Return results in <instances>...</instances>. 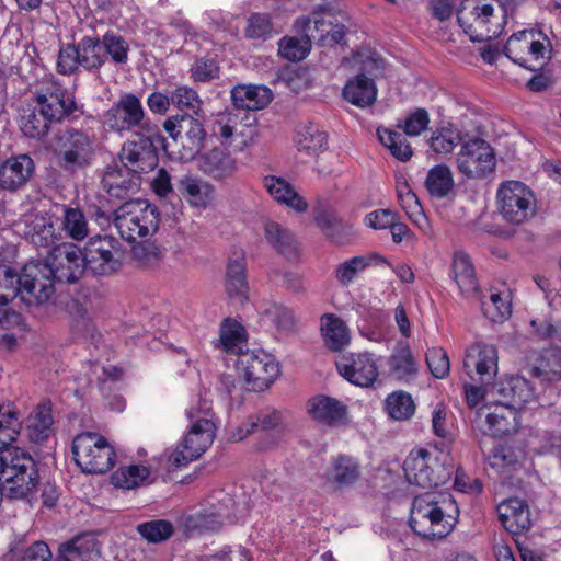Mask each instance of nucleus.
Returning <instances> with one entry per match:
<instances>
[{
	"mask_svg": "<svg viewBox=\"0 0 561 561\" xmlns=\"http://www.w3.org/2000/svg\"><path fill=\"white\" fill-rule=\"evenodd\" d=\"M22 430L16 412L0 405V503L30 499L39 483L38 468L25 450L11 446Z\"/></svg>",
	"mask_w": 561,
	"mask_h": 561,
	"instance_id": "f257e3e1",
	"label": "nucleus"
},
{
	"mask_svg": "<svg viewBox=\"0 0 561 561\" xmlns=\"http://www.w3.org/2000/svg\"><path fill=\"white\" fill-rule=\"evenodd\" d=\"M459 518L458 505L449 493L426 492L414 497L409 525L426 539H443L455 528Z\"/></svg>",
	"mask_w": 561,
	"mask_h": 561,
	"instance_id": "f03ea898",
	"label": "nucleus"
},
{
	"mask_svg": "<svg viewBox=\"0 0 561 561\" xmlns=\"http://www.w3.org/2000/svg\"><path fill=\"white\" fill-rule=\"evenodd\" d=\"M403 471L410 484L422 489L437 488L451 479L453 458L444 451L420 448L408 455L403 462Z\"/></svg>",
	"mask_w": 561,
	"mask_h": 561,
	"instance_id": "7ed1b4c3",
	"label": "nucleus"
},
{
	"mask_svg": "<svg viewBox=\"0 0 561 561\" xmlns=\"http://www.w3.org/2000/svg\"><path fill=\"white\" fill-rule=\"evenodd\" d=\"M112 215L119 236L130 243L153 236L160 224L157 206L140 198L125 201Z\"/></svg>",
	"mask_w": 561,
	"mask_h": 561,
	"instance_id": "20e7f679",
	"label": "nucleus"
},
{
	"mask_svg": "<svg viewBox=\"0 0 561 561\" xmlns=\"http://www.w3.org/2000/svg\"><path fill=\"white\" fill-rule=\"evenodd\" d=\"M57 165L69 173L89 168L95 157L94 136L88 130L67 127L56 136Z\"/></svg>",
	"mask_w": 561,
	"mask_h": 561,
	"instance_id": "39448f33",
	"label": "nucleus"
},
{
	"mask_svg": "<svg viewBox=\"0 0 561 561\" xmlns=\"http://www.w3.org/2000/svg\"><path fill=\"white\" fill-rule=\"evenodd\" d=\"M102 43L99 36L85 35L76 43L61 45L57 57V72L62 76H71L80 68L90 72H99L104 62Z\"/></svg>",
	"mask_w": 561,
	"mask_h": 561,
	"instance_id": "423d86ee",
	"label": "nucleus"
},
{
	"mask_svg": "<svg viewBox=\"0 0 561 561\" xmlns=\"http://www.w3.org/2000/svg\"><path fill=\"white\" fill-rule=\"evenodd\" d=\"M104 124L113 131H140L151 134L156 126L151 123L140 96L124 92L111 108L104 113Z\"/></svg>",
	"mask_w": 561,
	"mask_h": 561,
	"instance_id": "0eeeda50",
	"label": "nucleus"
},
{
	"mask_svg": "<svg viewBox=\"0 0 561 561\" xmlns=\"http://www.w3.org/2000/svg\"><path fill=\"white\" fill-rule=\"evenodd\" d=\"M76 463L85 473L103 474L115 463L116 454L107 440L94 433H82L72 442Z\"/></svg>",
	"mask_w": 561,
	"mask_h": 561,
	"instance_id": "6e6552de",
	"label": "nucleus"
},
{
	"mask_svg": "<svg viewBox=\"0 0 561 561\" xmlns=\"http://www.w3.org/2000/svg\"><path fill=\"white\" fill-rule=\"evenodd\" d=\"M55 282L49 268L42 261H31L18 274V297L27 307L46 305L55 294Z\"/></svg>",
	"mask_w": 561,
	"mask_h": 561,
	"instance_id": "1a4fd4ad",
	"label": "nucleus"
},
{
	"mask_svg": "<svg viewBox=\"0 0 561 561\" xmlns=\"http://www.w3.org/2000/svg\"><path fill=\"white\" fill-rule=\"evenodd\" d=\"M496 205L502 218L512 225H522L536 213V199L531 190L518 181H508L500 185Z\"/></svg>",
	"mask_w": 561,
	"mask_h": 561,
	"instance_id": "9d476101",
	"label": "nucleus"
},
{
	"mask_svg": "<svg viewBox=\"0 0 561 561\" xmlns=\"http://www.w3.org/2000/svg\"><path fill=\"white\" fill-rule=\"evenodd\" d=\"M39 111L54 123L71 122L83 115V105L76 100L75 93L58 82H49L35 92Z\"/></svg>",
	"mask_w": 561,
	"mask_h": 561,
	"instance_id": "9b49d317",
	"label": "nucleus"
},
{
	"mask_svg": "<svg viewBox=\"0 0 561 561\" xmlns=\"http://www.w3.org/2000/svg\"><path fill=\"white\" fill-rule=\"evenodd\" d=\"M163 128L179 147V156L183 161L193 160L204 147L206 130L198 116H169L163 123Z\"/></svg>",
	"mask_w": 561,
	"mask_h": 561,
	"instance_id": "f8f14e48",
	"label": "nucleus"
},
{
	"mask_svg": "<svg viewBox=\"0 0 561 561\" xmlns=\"http://www.w3.org/2000/svg\"><path fill=\"white\" fill-rule=\"evenodd\" d=\"M85 270L94 276H108L122 267L123 249L112 236H98L89 240L82 250Z\"/></svg>",
	"mask_w": 561,
	"mask_h": 561,
	"instance_id": "ddd939ff",
	"label": "nucleus"
},
{
	"mask_svg": "<svg viewBox=\"0 0 561 561\" xmlns=\"http://www.w3.org/2000/svg\"><path fill=\"white\" fill-rule=\"evenodd\" d=\"M459 173L470 180H482L493 174L496 159L493 148L482 138L465 141L456 157Z\"/></svg>",
	"mask_w": 561,
	"mask_h": 561,
	"instance_id": "4468645a",
	"label": "nucleus"
},
{
	"mask_svg": "<svg viewBox=\"0 0 561 561\" xmlns=\"http://www.w3.org/2000/svg\"><path fill=\"white\" fill-rule=\"evenodd\" d=\"M215 424L207 417H198L191 426L184 439L170 454L169 467L179 469L198 459L213 444Z\"/></svg>",
	"mask_w": 561,
	"mask_h": 561,
	"instance_id": "2eb2a0df",
	"label": "nucleus"
},
{
	"mask_svg": "<svg viewBox=\"0 0 561 561\" xmlns=\"http://www.w3.org/2000/svg\"><path fill=\"white\" fill-rule=\"evenodd\" d=\"M42 262L58 283L75 284L87 271L82 250L71 242L57 244Z\"/></svg>",
	"mask_w": 561,
	"mask_h": 561,
	"instance_id": "dca6fc26",
	"label": "nucleus"
},
{
	"mask_svg": "<svg viewBox=\"0 0 561 561\" xmlns=\"http://www.w3.org/2000/svg\"><path fill=\"white\" fill-rule=\"evenodd\" d=\"M237 369L251 391L267 389L279 375L278 364L268 355L248 350L238 357Z\"/></svg>",
	"mask_w": 561,
	"mask_h": 561,
	"instance_id": "f3484780",
	"label": "nucleus"
},
{
	"mask_svg": "<svg viewBox=\"0 0 561 561\" xmlns=\"http://www.w3.org/2000/svg\"><path fill=\"white\" fill-rule=\"evenodd\" d=\"M121 164L140 175L153 171L159 162L158 151L150 136L141 135L138 139L127 140L118 153Z\"/></svg>",
	"mask_w": 561,
	"mask_h": 561,
	"instance_id": "a211bd4d",
	"label": "nucleus"
},
{
	"mask_svg": "<svg viewBox=\"0 0 561 561\" xmlns=\"http://www.w3.org/2000/svg\"><path fill=\"white\" fill-rule=\"evenodd\" d=\"M497 362L495 346L478 342L466 350L463 369L472 382L496 381Z\"/></svg>",
	"mask_w": 561,
	"mask_h": 561,
	"instance_id": "6ab92c4d",
	"label": "nucleus"
},
{
	"mask_svg": "<svg viewBox=\"0 0 561 561\" xmlns=\"http://www.w3.org/2000/svg\"><path fill=\"white\" fill-rule=\"evenodd\" d=\"M140 175L116 162L108 164L101 176L102 188L111 198L128 201L141 186Z\"/></svg>",
	"mask_w": 561,
	"mask_h": 561,
	"instance_id": "aec40b11",
	"label": "nucleus"
},
{
	"mask_svg": "<svg viewBox=\"0 0 561 561\" xmlns=\"http://www.w3.org/2000/svg\"><path fill=\"white\" fill-rule=\"evenodd\" d=\"M341 376L359 387H369L378 377L377 366L368 354H352L336 362Z\"/></svg>",
	"mask_w": 561,
	"mask_h": 561,
	"instance_id": "412c9836",
	"label": "nucleus"
},
{
	"mask_svg": "<svg viewBox=\"0 0 561 561\" xmlns=\"http://www.w3.org/2000/svg\"><path fill=\"white\" fill-rule=\"evenodd\" d=\"M493 12L494 8L491 3L479 2L470 11V15L472 18L471 22H468L460 12L457 13V21L472 42H486L502 33V24L499 25V27H501L500 31H492L488 26Z\"/></svg>",
	"mask_w": 561,
	"mask_h": 561,
	"instance_id": "4be33fe9",
	"label": "nucleus"
},
{
	"mask_svg": "<svg viewBox=\"0 0 561 561\" xmlns=\"http://www.w3.org/2000/svg\"><path fill=\"white\" fill-rule=\"evenodd\" d=\"M34 161L27 154H19L0 164V190L15 192L23 187L34 173Z\"/></svg>",
	"mask_w": 561,
	"mask_h": 561,
	"instance_id": "5701e85b",
	"label": "nucleus"
},
{
	"mask_svg": "<svg viewBox=\"0 0 561 561\" xmlns=\"http://www.w3.org/2000/svg\"><path fill=\"white\" fill-rule=\"evenodd\" d=\"M100 547L94 535L81 534L59 546L56 561H98Z\"/></svg>",
	"mask_w": 561,
	"mask_h": 561,
	"instance_id": "b1692460",
	"label": "nucleus"
},
{
	"mask_svg": "<svg viewBox=\"0 0 561 561\" xmlns=\"http://www.w3.org/2000/svg\"><path fill=\"white\" fill-rule=\"evenodd\" d=\"M496 385H501V391H497V403H507L508 407L520 408L535 399V389L530 381L523 376H511L505 379H497Z\"/></svg>",
	"mask_w": 561,
	"mask_h": 561,
	"instance_id": "393cba45",
	"label": "nucleus"
},
{
	"mask_svg": "<svg viewBox=\"0 0 561 561\" xmlns=\"http://www.w3.org/2000/svg\"><path fill=\"white\" fill-rule=\"evenodd\" d=\"M499 519L503 527L513 535L528 530L530 527V512L524 500L512 497L497 506Z\"/></svg>",
	"mask_w": 561,
	"mask_h": 561,
	"instance_id": "a878e982",
	"label": "nucleus"
},
{
	"mask_svg": "<svg viewBox=\"0 0 561 561\" xmlns=\"http://www.w3.org/2000/svg\"><path fill=\"white\" fill-rule=\"evenodd\" d=\"M307 412L320 423L337 426L345 420L347 410L342 402L334 398L317 396L308 400Z\"/></svg>",
	"mask_w": 561,
	"mask_h": 561,
	"instance_id": "bb28decb",
	"label": "nucleus"
},
{
	"mask_svg": "<svg viewBox=\"0 0 561 561\" xmlns=\"http://www.w3.org/2000/svg\"><path fill=\"white\" fill-rule=\"evenodd\" d=\"M360 476L358 462L351 456L339 455L331 460L325 472V480L335 490H341L354 484Z\"/></svg>",
	"mask_w": 561,
	"mask_h": 561,
	"instance_id": "cd10ccee",
	"label": "nucleus"
},
{
	"mask_svg": "<svg viewBox=\"0 0 561 561\" xmlns=\"http://www.w3.org/2000/svg\"><path fill=\"white\" fill-rule=\"evenodd\" d=\"M295 25L302 34L301 38L283 37L278 43V51L290 61H300L306 58L311 49V19L298 18Z\"/></svg>",
	"mask_w": 561,
	"mask_h": 561,
	"instance_id": "c85d7f7f",
	"label": "nucleus"
},
{
	"mask_svg": "<svg viewBox=\"0 0 561 561\" xmlns=\"http://www.w3.org/2000/svg\"><path fill=\"white\" fill-rule=\"evenodd\" d=\"M266 242L288 261H295L299 256V243L294 233L276 221H267L264 225Z\"/></svg>",
	"mask_w": 561,
	"mask_h": 561,
	"instance_id": "c756f323",
	"label": "nucleus"
},
{
	"mask_svg": "<svg viewBox=\"0 0 561 561\" xmlns=\"http://www.w3.org/2000/svg\"><path fill=\"white\" fill-rule=\"evenodd\" d=\"M199 170L215 179L224 180L233 175L237 165L229 152L221 148H214L197 159Z\"/></svg>",
	"mask_w": 561,
	"mask_h": 561,
	"instance_id": "7c9ffc66",
	"label": "nucleus"
},
{
	"mask_svg": "<svg viewBox=\"0 0 561 561\" xmlns=\"http://www.w3.org/2000/svg\"><path fill=\"white\" fill-rule=\"evenodd\" d=\"M494 409L485 410L486 428L484 432L493 437L512 434L517 427V412L507 403H494Z\"/></svg>",
	"mask_w": 561,
	"mask_h": 561,
	"instance_id": "2f4dec72",
	"label": "nucleus"
},
{
	"mask_svg": "<svg viewBox=\"0 0 561 561\" xmlns=\"http://www.w3.org/2000/svg\"><path fill=\"white\" fill-rule=\"evenodd\" d=\"M389 375L403 382L416 378L417 364L407 342H399L388 358Z\"/></svg>",
	"mask_w": 561,
	"mask_h": 561,
	"instance_id": "473e14b6",
	"label": "nucleus"
},
{
	"mask_svg": "<svg viewBox=\"0 0 561 561\" xmlns=\"http://www.w3.org/2000/svg\"><path fill=\"white\" fill-rule=\"evenodd\" d=\"M272 91L264 85H237L231 90L233 105L240 110L257 111L272 101Z\"/></svg>",
	"mask_w": 561,
	"mask_h": 561,
	"instance_id": "72a5a7b5",
	"label": "nucleus"
},
{
	"mask_svg": "<svg viewBox=\"0 0 561 561\" xmlns=\"http://www.w3.org/2000/svg\"><path fill=\"white\" fill-rule=\"evenodd\" d=\"M297 150L307 156H318L328 148V134L317 124L304 123L297 127Z\"/></svg>",
	"mask_w": 561,
	"mask_h": 561,
	"instance_id": "f704fd0d",
	"label": "nucleus"
},
{
	"mask_svg": "<svg viewBox=\"0 0 561 561\" xmlns=\"http://www.w3.org/2000/svg\"><path fill=\"white\" fill-rule=\"evenodd\" d=\"M451 275L463 296L470 297L479 295V285L474 267L466 253H455L451 263Z\"/></svg>",
	"mask_w": 561,
	"mask_h": 561,
	"instance_id": "c9c22d12",
	"label": "nucleus"
},
{
	"mask_svg": "<svg viewBox=\"0 0 561 561\" xmlns=\"http://www.w3.org/2000/svg\"><path fill=\"white\" fill-rule=\"evenodd\" d=\"M343 96L355 106H369L377 98L375 81L365 75H358L346 82L343 89Z\"/></svg>",
	"mask_w": 561,
	"mask_h": 561,
	"instance_id": "e433bc0d",
	"label": "nucleus"
},
{
	"mask_svg": "<svg viewBox=\"0 0 561 561\" xmlns=\"http://www.w3.org/2000/svg\"><path fill=\"white\" fill-rule=\"evenodd\" d=\"M283 427V414L280 411L266 407L255 414L250 415L248 420L240 427L239 439H243L248 435L256 432H279Z\"/></svg>",
	"mask_w": 561,
	"mask_h": 561,
	"instance_id": "4c0bfd02",
	"label": "nucleus"
},
{
	"mask_svg": "<svg viewBox=\"0 0 561 561\" xmlns=\"http://www.w3.org/2000/svg\"><path fill=\"white\" fill-rule=\"evenodd\" d=\"M263 182L266 191L278 203L285 204L298 213L307 210L308 204L284 179L265 176Z\"/></svg>",
	"mask_w": 561,
	"mask_h": 561,
	"instance_id": "58836bf2",
	"label": "nucleus"
},
{
	"mask_svg": "<svg viewBox=\"0 0 561 561\" xmlns=\"http://www.w3.org/2000/svg\"><path fill=\"white\" fill-rule=\"evenodd\" d=\"M26 230L24 234L37 248L53 249L56 247V234L53 222L45 216L35 215L25 218Z\"/></svg>",
	"mask_w": 561,
	"mask_h": 561,
	"instance_id": "ea45409f",
	"label": "nucleus"
},
{
	"mask_svg": "<svg viewBox=\"0 0 561 561\" xmlns=\"http://www.w3.org/2000/svg\"><path fill=\"white\" fill-rule=\"evenodd\" d=\"M529 374L541 382L561 380V351L553 348L540 354L530 367Z\"/></svg>",
	"mask_w": 561,
	"mask_h": 561,
	"instance_id": "a19ab883",
	"label": "nucleus"
},
{
	"mask_svg": "<svg viewBox=\"0 0 561 561\" xmlns=\"http://www.w3.org/2000/svg\"><path fill=\"white\" fill-rule=\"evenodd\" d=\"M215 346L227 354L241 356L245 352L243 347L247 346L244 328L237 321L226 319L221 325L220 337Z\"/></svg>",
	"mask_w": 561,
	"mask_h": 561,
	"instance_id": "79ce46f5",
	"label": "nucleus"
},
{
	"mask_svg": "<svg viewBox=\"0 0 561 561\" xmlns=\"http://www.w3.org/2000/svg\"><path fill=\"white\" fill-rule=\"evenodd\" d=\"M226 290L231 299H234L240 304L248 300L249 287L243 257L229 260L227 266Z\"/></svg>",
	"mask_w": 561,
	"mask_h": 561,
	"instance_id": "37998d69",
	"label": "nucleus"
},
{
	"mask_svg": "<svg viewBox=\"0 0 561 561\" xmlns=\"http://www.w3.org/2000/svg\"><path fill=\"white\" fill-rule=\"evenodd\" d=\"M428 194L435 198L448 196L455 188L451 169L446 164H437L431 168L424 181Z\"/></svg>",
	"mask_w": 561,
	"mask_h": 561,
	"instance_id": "c03bdc74",
	"label": "nucleus"
},
{
	"mask_svg": "<svg viewBox=\"0 0 561 561\" xmlns=\"http://www.w3.org/2000/svg\"><path fill=\"white\" fill-rule=\"evenodd\" d=\"M500 386L495 381L466 383L463 387L466 400L472 408L483 403L479 413H484L485 410H490L494 403L499 402L497 391L502 390Z\"/></svg>",
	"mask_w": 561,
	"mask_h": 561,
	"instance_id": "a18cd8bd",
	"label": "nucleus"
},
{
	"mask_svg": "<svg viewBox=\"0 0 561 561\" xmlns=\"http://www.w3.org/2000/svg\"><path fill=\"white\" fill-rule=\"evenodd\" d=\"M102 43L101 49L104 54V62L111 60L115 65H126L129 59L130 47L128 42L121 34L108 30L102 37H99Z\"/></svg>",
	"mask_w": 561,
	"mask_h": 561,
	"instance_id": "49530a36",
	"label": "nucleus"
},
{
	"mask_svg": "<svg viewBox=\"0 0 561 561\" xmlns=\"http://www.w3.org/2000/svg\"><path fill=\"white\" fill-rule=\"evenodd\" d=\"M321 331L325 345L331 351L339 352L348 343L347 328L334 314L325 313L322 316Z\"/></svg>",
	"mask_w": 561,
	"mask_h": 561,
	"instance_id": "de8ad7c7",
	"label": "nucleus"
},
{
	"mask_svg": "<svg viewBox=\"0 0 561 561\" xmlns=\"http://www.w3.org/2000/svg\"><path fill=\"white\" fill-rule=\"evenodd\" d=\"M53 425L51 410L46 404H39L35 414L27 419L26 433L31 442L41 444L49 437Z\"/></svg>",
	"mask_w": 561,
	"mask_h": 561,
	"instance_id": "09e8293b",
	"label": "nucleus"
},
{
	"mask_svg": "<svg viewBox=\"0 0 561 561\" xmlns=\"http://www.w3.org/2000/svg\"><path fill=\"white\" fill-rule=\"evenodd\" d=\"M53 121H48L47 117L39 111V105L24 111V114L20 119L21 131L32 139L44 138L49 129Z\"/></svg>",
	"mask_w": 561,
	"mask_h": 561,
	"instance_id": "8fccbe9b",
	"label": "nucleus"
},
{
	"mask_svg": "<svg viewBox=\"0 0 561 561\" xmlns=\"http://www.w3.org/2000/svg\"><path fill=\"white\" fill-rule=\"evenodd\" d=\"M373 262L376 264L386 263V260L377 253L365 256H354L337 265L335 270V278L341 285L347 286L359 272L364 271Z\"/></svg>",
	"mask_w": 561,
	"mask_h": 561,
	"instance_id": "3c124183",
	"label": "nucleus"
},
{
	"mask_svg": "<svg viewBox=\"0 0 561 561\" xmlns=\"http://www.w3.org/2000/svg\"><path fill=\"white\" fill-rule=\"evenodd\" d=\"M171 102L181 114L199 116L203 112V100L197 91L185 84L178 85L171 91Z\"/></svg>",
	"mask_w": 561,
	"mask_h": 561,
	"instance_id": "603ef678",
	"label": "nucleus"
},
{
	"mask_svg": "<svg viewBox=\"0 0 561 561\" xmlns=\"http://www.w3.org/2000/svg\"><path fill=\"white\" fill-rule=\"evenodd\" d=\"M530 35L531 31L523 30L515 34H513L506 42L503 53L510 58L513 62L525 67L527 69H534L529 66L528 62V54H529V44H530Z\"/></svg>",
	"mask_w": 561,
	"mask_h": 561,
	"instance_id": "864d4df0",
	"label": "nucleus"
},
{
	"mask_svg": "<svg viewBox=\"0 0 561 561\" xmlns=\"http://www.w3.org/2000/svg\"><path fill=\"white\" fill-rule=\"evenodd\" d=\"M10 553L16 561H51L53 554L45 541L37 540L28 546L24 545V537L15 540Z\"/></svg>",
	"mask_w": 561,
	"mask_h": 561,
	"instance_id": "5fc2aeb1",
	"label": "nucleus"
},
{
	"mask_svg": "<svg viewBox=\"0 0 561 561\" xmlns=\"http://www.w3.org/2000/svg\"><path fill=\"white\" fill-rule=\"evenodd\" d=\"M150 471L147 467L140 465H130L118 468L111 477V482L115 488L125 490L136 489L144 484L149 478Z\"/></svg>",
	"mask_w": 561,
	"mask_h": 561,
	"instance_id": "6e6d98bb",
	"label": "nucleus"
},
{
	"mask_svg": "<svg viewBox=\"0 0 561 561\" xmlns=\"http://www.w3.org/2000/svg\"><path fill=\"white\" fill-rule=\"evenodd\" d=\"M138 535L149 543L158 545L169 540L174 534V526L167 519H151L136 526Z\"/></svg>",
	"mask_w": 561,
	"mask_h": 561,
	"instance_id": "4d7b16f0",
	"label": "nucleus"
},
{
	"mask_svg": "<svg viewBox=\"0 0 561 561\" xmlns=\"http://www.w3.org/2000/svg\"><path fill=\"white\" fill-rule=\"evenodd\" d=\"M377 136L379 141L386 146L391 154L400 161H408L413 154L410 144L405 137L396 130L379 127L377 128Z\"/></svg>",
	"mask_w": 561,
	"mask_h": 561,
	"instance_id": "13d9d810",
	"label": "nucleus"
},
{
	"mask_svg": "<svg viewBox=\"0 0 561 561\" xmlns=\"http://www.w3.org/2000/svg\"><path fill=\"white\" fill-rule=\"evenodd\" d=\"M234 519V515H231L229 512H205L190 517L187 525L199 531H218L225 524H230Z\"/></svg>",
	"mask_w": 561,
	"mask_h": 561,
	"instance_id": "bf43d9fd",
	"label": "nucleus"
},
{
	"mask_svg": "<svg viewBox=\"0 0 561 561\" xmlns=\"http://www.w3.org/2000/svg\"><path fill=\"white\" fill-rule=\"evenodd\" d=\"M316 222L324 233L337 243H343L345 237L352 233V226L344 224L335 214L322 210L316 216Z\"/></svg>",
	"mask_w": 561,
	"mask_h": 561,
	"instance_id": "052dcab7",
	"label": "nucleus"
},
{
	"mask_svg": "<svg viewBox=\"0 0 561 561\" xmlns=\"http://www.w3.org/2000/svg\"><path fill=\"white\" fill-rule=\"evenodd\" d=\"M62 228L73 240H83L89 232L85 217L79 208L62 205Z\"/></svg>",
	"mask_w": 561,
	"mask_h": 561,
	"instance_id": "680f3d73",
	"label": "nucleus"
},
{
	"mask_svg": "<svg viewBox=\"0 0 561 561\" xmlns=\"http://www.w3.org/2000/svg\"><path fill=\"white\" fill-rule=\"evenodd\" d=\"M386 410L393 420H408L415 412V403L408 392L396 391L390 393L386 401Z\"/></svg>",
	"mask_w": 561,
	"mask_h": 561,
	"instance_id": "e2e57ef3",
	"label": "nucleus"
},
{
	"mask_svg": "<svg viewBox=\"0 0 561 561\" xmlns=\"http://www.w3.org/2000/svg\"><path fill=\"white\" fill-rule=\"evenodd\" d=\"M430 148L437 154H448L460 142V135L451 128H440L430 138Z\"/></svg>",
	"mask_w": 561,
	"mask_h": 561,
	"instance_id": "0e129e2a",
	"label": "nucleus"
},
{
	"mask_svg": "<svg viewBox=\"0 0 561 561\" xmlns=\"http://www.w3.org/2000/svg\"><path fill=\"white\" fill-rule=\"evenodd\" d=\"M483 314L492 322H503L511 314V306L499 293L490 295L489 300L481 299Z\"/></svg>",
	"mask_w": 561,
	"mask_h": 561,
	"instance_id": "69168bd1",
	"label": "nucleus"
},
{
	"mask_svg": "<svg viewBox=\"0 0 561 561\" xmlns=\"http://www.w3.org/2000/svg\"><path fill=\"white\" fill-rule=\"evenodd\" d=\"M18 273L10 266L0 264V306H7L19 295Z\"/></svg>",
	"mask_w": 561,
	"mask_h": 561,
	"instance_id": "338daca9",
	"label": "nucleus"
},
{
	"mask_svg": "<svg viewBox=\"0 0 561 561\" xmlns=\"http://www.w3.org/2000/svg\"><path fill=\"white\" fill-rule=\"evenodd\" d=\"M430 116L425 108H416L410 113L404 119L397 123V128L402 129L408 136H419L427 128Z\"/></svg>",
	"mask_w": 561,
	"mask_h": 561,
	"instance_id": "774afa93",
	"label": "nucleus"
}]
</instances>
